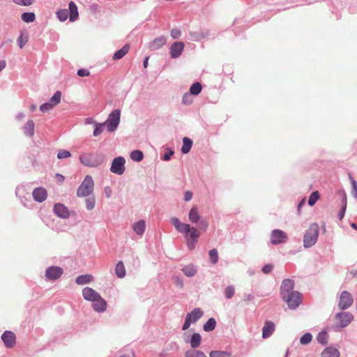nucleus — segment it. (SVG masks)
I'll return each mask as SVG.
<instances>
[{"label": "nucleus", "instance_id": "13d9d810", "mask_svg": "<svg viewBox=\"0 0 357 357\" xmlns=\"http://www.w3.org/2000/svg\"><path fill=\"white\" fill-rule=\"evenodd\" d=\"M184 274L188 277H191L195 275L196 269H183Z\"/></svg>", "mask_w": 357, "mask_h": 357}, {"label": "nucleus", "instance_id": "b1692460", "mask_svg": "<svg viewBox=\"0 0 357 357\" xmlns=\"http://www.w3.org/2000/svg\"><path fill=\"white\" fill-rule=\"evenodd\" d=\"M35 123L33 120H29L23 126V131L24 134L29 137L34 135Z\"/></svg>", "mask_w": 357, "mask_h": 357}, {"label": "nucleus", "instance_id": "4d7b16f0", "mask_svg": "<svg viewBox=\"0 0 357 357\" xmlns=\"http://www.w3.org/2000/svg\"><path fill=\"white\" fill-rule=\"evenodd\" d=\"M174 151L169 149V151L164 154L162 158L163 160L168 161L170 160L171 156L174 155Z\"/></svg>", "mask_w": 357, "mask_h": 357}, {"label": "nucleus", "instance_id": "39448f33", "mask_svg": "<svg viewBox=\"0 0 357 357\" xmlns=\"http://www.w3.org/2000/svg\"><path fill=\"white\" fill-rule=\"evenodd\" d=\"M94 183L92 177L87 175L77 190V196L78 197H87L91 194L93 190Z\"/></svg>", "mask_w": 357, "mask_h": 357}, {"label": "nucleus", "instance_id": "de8ad7c7", "mask_svg": "<svg viewBox=\"0 0 357 357\" xmlns=\"http://www.w3.org/2000/svg\"><path fill=\"white\" fill-rule=\"evenodd\" d=\"M235 289L234 287L231 285L228 286L225 291V297L228 299H230L232 298V296L234 295Z\"/></svg>", "mask_w": 357, "mask_h": 357}, {"label": "nucleus", "instance_id": "a211bd4d", "mask_svg": "<svg viewBox=\"0 0 357 357\" xmlns=\"http://www.w3.org/2000/svg\"><path fill=\"white\" fill-rule=\"evenodd\" d=\"M82 296L85 300L93 302L99 298L100 294L92 288L85 287L82 289Z\"/></svg>", "mask_w": 357, "mask_h": 357}, {"label": "nucleus", "instance_id": "f3484780", "mask_svg": "<svg viewBox=\"0 0 357 357\" xmlns=\"http://www.w3.org/2000/svg\"><path fill=\"white\" fill-rule=\"evenodd\" d=\"M32 195L34 200L40 203L44 202L47 197V190L42 187L35 188Z\"/></svg>", "mask_w": 357, "mask_h": 357}, {"label": "nucleus", "instance_id": "393cba45", "mask_svg": "<svg viewBox=\"0 0 357 357\" xmlns=\"http://www.w3.org/2000/svg\"><path fill=\"white\" fill-rule=\"evenodd\" d=\"M188 218L192 223H197L201 218L198 208L196 206H193L188 214Z\"/></svg>", "mask_w": 357, "mask_h": 357}, {"label": "nucleus", "instance_id": "f704fd0d", "mask_svg": "<svg viewBox=\"0 0 357 357\" xmlns=\"http://www.w3.org/2000/svg\"><path fill=\"white\" fill-rule=\"evenodd\" d=\"M61 98V92L59 91H57L51 97L49 102L54 107L60 103Z\"/></svg>", "mask_w": 357, "mask_h": 357}, {"label": "nucleus", "instance_id": "20e7f679", "mask_svg": "<svg viewBox=\"0 0 357 357\" xmlns=\"http://www.w3.org/2000/svg\"><path fill=\"white\" fill-rule=\"evenodd\" d=\"M319 232V227L317 223L310 225L303 237V245L305 248H310L316 243Z\"/></svg>", "mask_w": 357, "mask_h": 357}, {"label": "nucleus", "instance_id": "a878e982", "mask_svg": "<svg viewBox=\"0 0 357 357\" xmlns=\"http://www.w3.org/2000/svg\"><path fill=\"white\" fill-rule=\"evenodd\" d=\"M130 50V45L128 44L124 45L120 50L115 52L113 55L114 60H119L123 58Z\"/></svg>", "mask_w": 357, "mask_h": 357}, {"label": "nucleus", "instance_id": "f8f14e48", "mask_svg": "<svg viewBox=\"0 0 357 357\" xmlns=\"http://www.w3.org/2000/svg\"><path fill=\"white\" fill-rule=\"evenodd\" d=\"M353 303V297L348 291L342 292L340 298L339 307L342 310L349 308Z\"/></svg>", "mask_w": 357, "mask_h": 357}, {"label": "nucleus", "instance_id": "6e6552de", "mask_svg": "<svg viewBox=\"0 0 357 357\" xmlns=\"http://www.w3.org/2000/svg\"><path fill=\"white\" fill-rule=\"evenodd\" d=\"M354 319L351 313L345 312L337 313L335 317V324L336 327L344 328L347 326Z\"/></svg>", "mask_w": 357, "mask_h": 357}, {"label": "nucleus", "instance_id": "79ce46f5", "mask_svg": "<svg viewBox=\"0 0 357 357\" xmlns=\"http://www.w3.org/2000/svg\"><path fill=\"white\" fill-rule=\"evenodd\" d=\"M317 339L319 343H321L322 344H326L328 342V335L326 332L322 331L319 333Z\"/></svg>", "mask_w": 357, "mask_h": 357}, {"label": "nucleus", "instance_id": "4be33fe9", "mask_svg": "<svg viewBox=\"0 0 357 357\" xmlns=\"http://www.w3.org/2000/svg\"><path fill=\"white\" fill-rule=\"evenodd\" d=\"M62 269H46L45 276L48 280H54L62 275Z\"/></svg>", "mask_w": 357, "mask_h": 357}, {"label": "nucleus", "instance_id": "c9c22d12", "mask_svg": "<svg viewBox=\"0 0 357 357\" xmlns=\"http://www.w3.org/2000/svg\"><path fill=\"white\" fill-rule=\"evenodd\" d=\"M105 125H106L105 123H99L97 122H94L95 129L93 132V136L97 137V136L100 135L104 130Z\"/></svg>", "mask_w": 357, "mask_h": 357}, {"label": "nucleus", "instance_id": "09e8293b", "mask_svg": "<svg viewBox=\"0 0 357 357\" xmlns=\"http://www.w3.org/2000/svg\"><path fill=\"white\" fill-rule=\"evenodd\" d=\"M190 93H185L182 98V102L184 105H188L192 103V99L191 98Z\"/></svg>", "mask_w": 357, "mask_h": 357}, {"label": "nucleus", "instance_id": "c03bdc74", "mask_svg": "<svg viewBox=\"0 0 357 357\" xmlns=\"http://www.w3.org/2000/svg\"><path fill=\"white\" fill-rule=\"evenodd\" d=\"M347 208V197L346 195L344 196L342 199V206L341 210L338 213V218L340 220H342L345 214V211Z\"/></svg>", "mask_w": 357, "mask_h": 357}, {"label": "nucleus", "instance_id": "f257e3e1", "mask_svg": "<svg viewBox=\"0 0 357 357\" xmlns=\"http://www.w3.org/2000/svg\"><path fill=\"white\" fill-rule=\"evenodd\" d=\"M171 222L176 231L183 235L188 248L189 250L195 249L198 238L201 236L200 231L189 224L181 222L178 218H171Z\"/></svg>", "mask_w": 357, "mask_h": 357}, {"label": "nucleus", "instance_id": "7ed1b4c3", "mask_svg": "<svg viewBox=\"0 0 357 357\" xmlns=\"http://www.w3.org/2000/svg\"><path fill=\"white\" fill-rule=\"evenodd\" d=\"M68 10L59 9L56 12V17L61 22H65L69 17L70 22H75L79 16L77 6L74 1H70L68 3Z\"/></svg>", "mask_w": 357, "mask_h": 357}, {"label": "nucleus", "instance_id": "4468645a", "mask_svg": "<svg viewBox=\"0 0 357 357\" xmlns=\"http://www.w3.org/2000/svg\"><path fill=\"white\" fill-rule=\"evenodd\" d=\"M54 213L59 218L67 219L70 217V211L63 204L56 203L54 206Z\"/></svg>", "mask_w": 357, "mask_h": 357}, {"label": "nucleus", "instance_id": "6ab92c4d", "mask_svg": "<svg viewBox=\"0 0 357 357\" xmlns=\"http://www.w3.org/2000/svg\"><path fill=\"white\" fill-rule=\"evenodd\" d=\"M167 43V38L165 36H162L160 37L155 38L149 43V49L151 51L158 50L164 46Z\"/></svg>", "mask_w": 357, "mask_h": 357}, {"label": "nucleus", "instance_id": "2eb2a0df", "mask_svg": "<svg viewBox=\"0 0 357 357\" xmlns=\"http://www.w3.org/2000/svg\"><path fill=\"white\" fill-rule=\"evenodd\" d=\"M294 289V282L290 279H286L282 282L280 288V294L282 298H286L288 294L294 292L293 291Z\"/></svg>", "mask_w": 357, "mask_h": 357}, {"label": "nucleus", "instance_id": "052dcab7", "mask_svg": "<svg viewBox=\"0 0 357 357\" xmlns=\"http://www.w3.org/2000/svg\"><path fill=\"white\" fill-rule=\"evenodd\" d=\"M104 192L107 198H109L112 194V190L109 186H106L104 188Z\"/></svg>", "mask_w": 357, "mask_h": 357}, {"label": "nucleus", "instance_id": "5701e85b", "mask_svg": "<svg viewBox=\"0 0 357 357\" xmlns=\"http://www.w3.org/2000/svg\"><path fill=\"white\" fill-rule=\"evenodd\" d=\"M146 224L145 221L140 220L135 222L132 225L134 231L139 236H142L145 231Z\"/></svg>", "mask_w": 357, "mask_h": 357}, {"label": "nucleus", "instance_id": "bf43d9fd", "mask_svg": "<svg viewBox=\"0 0 357 357\" xmlns=\"http://www.w3.org/2000/svg\"><path fill=\"white\" fill-rule=\"evenodd\" d=\"M116 275L119 278H122L126 275V269H115Z\"/></svg>", "mask_w": 357, "mask_h": 357}, {"label": "nucleus", "instance_id": "4c0bfd02", "mask_svg": "<svg viewBox=\"0 0 357 357\" xmlns=\"http://www.w3.org/2000/svg\"><path fill=\"white\" fill-rule=\"evenodd\" d=\"M210 357H230L231 354L223 351H212L209 354Z\"/></svg>", "mask_w": 357, "mask_h": 357}, {"label": "nucleus", "instance_id": "1a4fd4ad", "mask_svg": "<svg viewBox=\"0 0 357 357\" xmlns=\"http://www.w3.org/2000/svg\"><path fill=\"white\" fill-rule=\"evenodd\" d=\"M126 160L122 156L116 157L112 162L110 171L117 175H122L126 170Z\"/></svg>", "mask_w": 357, "mask_h": 357}, {"label": "nucleus", "instance_id": "aec40b11", "mask_svg": "<svg viewBox=\"0 0 357 357\" xmlns=\"http://www.w3.org/2000/svg\"><path fill=\"white\" fill-rule=\"evenodd\" d=\"M275 324L271 321H266L262 328V337L263 338H267L270 337L275 331Z\"/></svg>", "mask_w": 357, "mask_h": 357}, {"label": "nucleus", "instance_id": "37998d69", "mask_svg": "<svg viewBox=\"0 0 357 357\" xmlns=\"http://www.w3.org/2000/svg\"><path fill=\"white\" fill-rule=\"evenodd\" d=\"M29 38L26 35H24L22 33L17 38V44L20 48H23L24 46L27 43Z\"/></svg>", "mask_w": 357, "mask_h": 357}, {"label": "nucleus", "instance_id": "8fccbe9b", "mask_svg": "<svg viewBox=\"0 0 357 357\" xmlns=\"http://www.w3.org/2000/svg\"><path fill=\"white\" fill-rule=\"evenodd\" d=\"M312 338V337L310 333H305L301 337L300 342L302 344H307L311 342Z\"/></svg>", "mask_w": 357, "mask_h": 357}, {"label": "nucleus", "instance_id": "2f4dec72", "mask_svg": "<svg viewBox=\"0 0 357 357\" xmlns=\"http://www.w3.org/2000/svg\"><path fill=\"white\" fill-rule=\"evenodd\" d=\"M185 357H206V356L202 351L190 349L185 353Z\"/></svg>", "mask_w": 357, "mask_h": 357}, {"label": "nucleus", "instance_id": "bb28decb", "mask_svg": "<svg viewBox=\"0 0 357 357\" xmlns=\"http://www.w3.org/2000/svg\"><path fill=\"white\" fill-rule=\"evenodd\" d=\"M321 357H340V352L334 347H327L321 353Z\"/></svg>", "mask_w": 357, "mask_h": 357}, {"label": "nucleus", "instance_id": "9d476101", "mask_svg": "<svg viewBox=\"0 0 357 357\" xmlns=\"http://www.w3.org/2000/svg\"><path fill=\"white\" fill-rule=\"evenodd\" d=\"M287 234L281 229H275L271 231V242L273 245H279L287 241Z\"/></svg>", "mask_w": 357, "mask_h": 357}, {"label": "nucleus", "instance_id": "c85d7f7f", "mask_svg": "<svg viewBox=\"0 0 357 357\" xmlns=\"http://www.w3.org/2000/svg\"><path fill=\"white\" fill-rule=\"evenodd\" d=\"M202 341L201 335L199 333H193L190 339V346L195 349L199 347Z\"/></svg>", "mask_w": 357, "mask_h": 357}, {"label": "nucleus", "instance_id": "0eeeda50", "mask_svg": "<svg viewBox=\"0 0 357 357\" xmlns=\"http://www.w3.org/2000/svg\"><path fill=\"white\" fill-rule=\"evenodd\" d=\"M203 311L200 308H195L186 315L182 329L187 330L191 324L197 322L203 315Z\"/></svg>", "mask_w": 357, "mask_h": 357}, {"label": "nucleus", "instance_id": "a18cd8bd", "mask_svg": "<svg viewBox=\"0 0 357 357\" xmlns=\"http://www.w3.org/2000/svg\"><path fill=\"white\" fill-rule=\"evenodd\" d=\"M349 179L352 187V195L354 198L357 199V182L351 175H349Z\"/></svg>", "mask_w": 357, "mask_h": 357}, {"label": "nucleus", "instance_id": "dca6fc26", "mask_svg": "<svg viewBox=\"0 0 357 357\" xmlns=\"http://www.w3.org/2000/svg\"><path fill=\"white\" fill-rule=\"evenodd\" d=\"M1 339L7 348H12L15 344V335L11 331H5L1 335Z\"/></svg>", "mask_w": 357, "mask_h": 357}, {"label": "nucleus", "instance_id": "603ef678", "mask_svg": "<svg viewBox=\"0 0 357 357\" xmlns=\"http://www.w3.org/2000/svg\"><path fill=\"white\" fill-rule=\"evenodd\" d=\"M34 0H13V2L20 6H28L33 3Z\"/></svg>", "mask_w": 357, "mask_h": 357}, {"label": "nucleus", "instance_id": "774afa93", "mask_svg": "<svg viewBox=\"0 0 357 357\" xmlns=\"http://www.w3.org/2000/svg\"><path fill=\"white\" fill-rule=\"evenodd\" d=\"M305 199H302L298 205V211H299L301 207L305 204Z\"/></svg>", "mask_w": 357, "mask_h": 357}, {"label": "nucleus", "instance_id": "58836bf2", "mask_svg": "<svg viewBox=\"0 0 357 357\" xmlns=\"http://www.w3.org/2000/svg\"><path fill=\"white\" fill-rule=\"evenodd\" d=\"M210 261L215 265L218 261V253L216 249H212L208 252Z\"/></svg>", "mask_w": 357, "mask_h": 357}, {"label": "nucleus", "instance_id": "680f3d73", "mask_svg": "<svg viewBox=\"0 0 357 357\" xmlns=\"http://www.w3.org/2000/svg\"><path fill=\"white\" fill-rule=\"evenodd\" d=\"M192 198V193L190 191H185L184 193V200L185 202H189Z\"/></svg>", "mask_w": 357, "mask_h": 357}, {"label": "nucleus", "instance_id": "5fc2aeb1", "mask_svg": "<svg viewBox=\"0 0 357 357\" xmlns=\"http://www.w3.org/2000/svg\"><path fill=\"white\" fill-rule=\"evenodd\" d=\"M181 35V30L178 29H172L171 30V36L172 38L178 39L180 38Z\"/></svg>", "mask_w": 357, "mask_h": 357}, {"label": "nucleus", "instance_id": "338daca9", "mask_svg": "<svg viewBox=\"0 0 357 357\" xmlns=\"http://www.w3.org/2000/svg\"><path fill=\"white\" fill-rule=\"evenodd\" d=\"M24 113H22V112H20V113H18V114H17V116H16V119H17V120H22V119H24Z\"/></svg>", "mask_w": 357, "mask_h": 357}, {"label": "nucleus", "instance_id": "e2e57ef3", "mask_svg": "<svg viewBox=\"0 0 357 357\" xmlns=\"http://www.w3.org/2000/svg\"><path fill=\"white\" fill-rule=\"evenodd\" d=\"M190 35H191V38L194 40H198L200 39L199 34L198 33L194 32V33H192Z\"/></svg>", "mask_w": 357, "mask_h": 357}, {"label": "nucleus", "instance_id": "9b49d317", "mask_svg": "<svg viewBox=\"0 0 357 357\" xmlns=\"http://www.w3.org/2000/svg\"><path fill=\"white\" fill-rule=\"evenodd\" d=\"M282 299L287 303L289 308L296 309L301 303V294L298 291H294Z\"/></svg>", "mask_w": 357, "mask_h": 357}, {"label": "nucleus", "instance_id": "f03ea898", "mask_svg": "<svg viewBox=\"0 0 357 357\" xmlns=\"http://www.w3.org/2000/svg\"><path fill=\"white\" fill-rule=\"evenodd\" d=\"M80 162L89 167H98L105 161V155L102 153H90L80 155Z\"/></svg>", "mask_w": 357, "mask_h": 357}, {"label": "nucleus", "instance_id": "ddd939ff", "mask_svg": "<svg viewBox=\"0 0 357 357\" xmlns=\"http://www.w3.org/2000/svg\"><path fill=\"white\" fill-rule=\"evenodd\" d=\"M184 43L183 42L178 41V42H174L169 48V54L170 56L172 59H176L178 58L184 49Z\"/></svg>", "mask_w": 357, "mask_h": 357}, {"label": "nucleus", "instance_id": "864d4df0", "mask_svg": "<svg viewBox=\"0 0 357 357\" xmlns=\"http://www.w3.org/2000/svg\"><path fill=\"white\" fill-rule=\"evenodd\" d=\"M199 221V229L201 230L206 231L208 226V223L207 220L205 218H200V220Z\"/></svg>", "mask_w": 357, "mask_h": 357}, {"label": "nucleus", "instance_id": "7c9ffc66", "mask_svg": "<svg viewBox=\"0 0 357 357\" xmlns=\"http://www.w3.org/2000/svg\"><path fill=\"white\" fill-rule=\"evenodd\" d=\"M21 19L26 23L33 22L36 20V15L33 12L24 13L21 15Z\"/></svg>", "mask_w": 357, "mask_h": 357}, {"label": "nucleus", "instance_id": "412c9836", "mask_svg": "<svg viewBox=\"0 0 357 357\" xmlns=\"http://www.w3.org/2000/svg\"><path fill=\"white\" fill-rule=\"evenodd\" d=\"M93 308L96 312H104L107 308V303L106 301L99 296V298H96L93 302Z\"/></svg>", "mask_w": 357, "mask_h": 357}, {"label": "nucleus", "instance_id": "6e6d98bb", "mask_svg": "<svg viewBox=\"0 0 357 357\" xmlns=\"http://www.w3.org/2000/svg\"><path fill=\"white\" fill-rule=\"evenodd\" d=\"M77 74L79 77H87L90 75V72L87 69L81 68L77 70Z\"/></svg>", "mask_w": 357, "mask_h": 357}, {"label": "nucleus", "instance_id": "e433bc0d", "mask_svg": "<svg viewBox=\"0 0 357 357\" xmlns=\"http://www.w3.org/2000/svg\"><path fill=\"white\" fill-rule=\"evenodd\" d=\"M215 325H216V321H215V319L210 318L206 321V323L204 325V330L207 332L211 331L215 328Z\"/></svg>", "mask_w": 357, "mask_h": 357}, {"label": "nucleus", "instance_id": "cd10ccee", "mask_svg": "<svg viewBox=\"0 0 357 357\" xmlns=\"http://www.w3.org/2000/svg\"><path fill=\"white\" fill-rule=\"evenodd\" d=\"M192 145V141L187 137H185L183 139V146L181 147V152L183 154H186L190 152Z\"/></svg>", "mask_w": 357, "mask_h": 357}, {"label": "nucleus", "instance_id": "c756f323", "mask_svg": "<svg viewBox=\"0 0 357 357\" xmlns=\"http://www.w3.org/2000/svg\"><path fill=\"white\" fill-rule=\"evenodd\" d=\"M93 276L91 275H82L76 278V283L78 284H85L92 281Z\"/></svg>", "mask_w": 357, "mask_h": 357}, {"label": "nucleus", "instance_id": "72a5a7b5", "mask_svg": "<svg viewBox=\"0 0 357 357\" xmlns=\"http://www.w3.org/2000/svg\"><path fill=\"white\" fill-rule=\"evenodd\" d=\"M202 89V86L199 82H195L192 84V86L190 88V93L192 95L197 96L199 95Z\"/></svg>", "mask_w": 357, "mask_h": 357}, {"label": "nucleus", "instance_id": "49530a36", "mask_svg": "<svg viewBox=\"0 0 357 357\" xmlns=\"http://www.w3.org/2000/svg\"><path fill=\"white\" fill-rule=\"evenodd\" d=\"M71 156V153L69 151L60 149L57 153L58 159H64Z\"/></svg>", "mask_w": 357, "mask_h": 357}, {"label": "nucleus", "instance_id": "0e129e2a", "mask_svg": "<svg viewBox=\"0 0 357 357\" xmlns=\"http://www.w3.org/2000/svg\"><path fill=\"white\" fill-rule=\"evenodd\" d=\"M56 178L57 181L61 183L63 182L65 179V177L60 174H56Z\"/></svg>", "mask_w": 357, "mask_h": 357}, {"label": "nucleus", "instance_id": "473e14b6", "mask_svg": "<svg viewBox=\"0 0 357 357\" xmlns=\"http://www.w3.org/2000/svg\"><path fill=\"white\" fill-rule=\"evenodd\" d=\"M130 157L133 161L140 162L144 158V154L139 150H135L130 153Z\"/></svg>", "mask_w": 357, "mask_h": 357}, {"label": "nucleus", "instance_id": "ea45409f", "mask_svg": "<svg viewBox=\"0 0 357 357\" xmlns=\"http://www.w3.org/2000/svg\"><path fill=\"white\" fill-rule=\"evenodd\" d=\"M86 208L88 211H91L95 208L96 199L93 196L89 197L85 199Z\"/></svg>", "mask_w": 357, "mask_h": 357}, {"label": "nucleus", "instance_id": "a19ab883", "mask_svg": "<svg viewBox=\"0 0 357 357\" xmlns=\"http://www.w3.org/2000/svg\"><path fill=\"white\" fill-rule=\"evenodd\" d=\"M319 199V193L318 191H314L310 195L308 199V204L310 206H312L315 204L317 201Z\"/></svg>", "mask_w": 357, "mask_h": 357}, {"label": "nucleus", "instance_id": "423d86ee", "mask_svg": "<svg viewBox=\"0 0 357 357\" xmlns=\"http://www.w3.org/2000/svg\"><path fill=\"white\" fill-rule=\"evenodd\" d=\"M120 109H114L109 114L108 119L105 123L109 132H114L116 130L120 123Z\"/></svg>", "mask_w": 357, "mask_h": 357}, {"label": "nucleus", "instance_id": "69168bd1", "mask_svg": "<svg viewBox=\"0 0 357 357\" xmlns=\"http://www.w3.org/2000/svg\"><path fill=\"white\" fill-rule=\"evenodd\" d=\"M6 66V63L4 60H0V72L3 70Z\"/></svg>", "mask_w": 357, "mask_h": 357}, {"label": "nucleus", "instance_id": "3c124183", "mask_svg": "<svg viewBox=\"0 0 357 357\" xmlns=\"http://www.w3.org/2000/svg\"><path fill=\"white\" fill-rule=\"evenodd\" d=\"M54 106L50 102H45L40 106V110L43 112H46L51 110Z\"/></svg>", "mask_w": 357, "mask_h": 357}]
</instances>
